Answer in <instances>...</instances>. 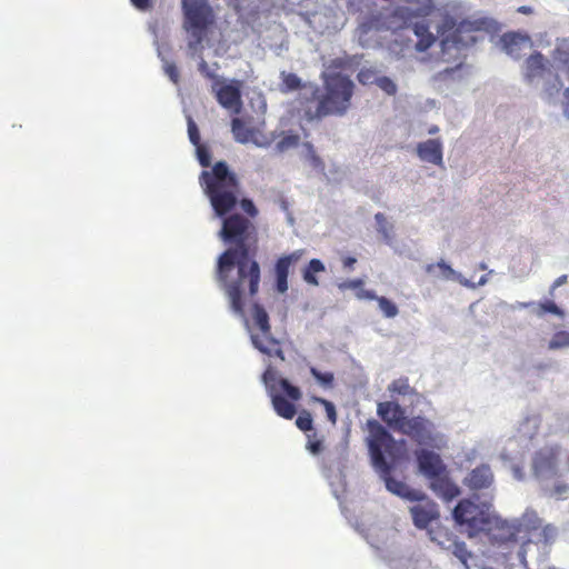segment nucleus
<instances>
[{
	"label": "nucleus",
	"instance_id": "obj_36",
	"mask_svg": "<svg viewBox=\"0 0 569 569\" xmlns=\"http://www.w3.org/2000/svg\"><path fill=\"white\" fill-rule=\"evenodd\" d=\"M296 426L301 431L308 432L313 430L312 416L308 410H302L296 419Z\"/></svg>",
	"mask_w": 569,
	"mask_h": 569
},
{
	"label": "nucleus",
	"instance_id": "obj_29",
	"mask_svg": "<svg viewBox=\"0 0 569 569\" xmlns=\"http://www.w3.org/2000/svg\"><path fill=\"white\" fill-rule=\"evenodd\" d=\"M300 137L296 133H283L281 139L277 142L276 149L278 152H284L291 148H296L299 146Z\"/></svg>",
	"mask_w": 569,
	"mask_h": 569
},
{
	"label": "nucleus",
	"instance_id": "obj_26",
	"mask_svg": "<svg viewBox=\"0 0 569 569\" xmlns=\"http://www.w3.org/2000/svg\"><path fill=\"white\" fill-rule=\"evenodd\" d=\"M375 220L377 222V231L381 234L386 243H391L393 239V224L390 223L387 217L381 212L375 214Z\"/></svg>",
	"mask_w": 569,
	"mask_h": 569
},
{
	"label": "nucleus",
	"instance_id": "obj_42",
	"mask_svg": "<svg viewBox=\"0 0 569 569\" xmlns=\"http://www.w3.org/2000/svg\"><path fill=\"white\" fill-rule=\"evenodd\" d=\"M539 530L540 541L545 543L552 542L557 536V528L552 525H541V528Z\"/></svg>",
	"mask_w": 569,
	"mask_h": 569
},
{
	"label": "nucleus",
	"instance_id": "obj_19",
	"mask_svg": "<svg viewBox=\"0 0 569 569\" xmlns=\"http://www.w3.org/2000/svg\"><path fill=\"white\" fill-rule=\"evenodd\" d=\"M515 523L519 540L526 543L530 541V536L541 528L542 520L535 510H526Z\"/></svg>",
	"mask_w": 569,
	"mask_h": 569
},
{
	"label": "nucleus",
	"instance_id": "obj_30",
	"mask_svg": "<svg viewBox=\"0 0 569 569\" xmlns=\"http://www.w3.org/2000/svg\"><path fill=\"white\" fill-rule=\"evenodd\" d=\"M546 313H552L560 318L565 317V311L551 300H546L537 305L536 315L543 317Z\"/></svg>",
	"mask_w": 569,
	"mask_h": 569
},
{
	"label": "nucleus",
	"instance_id": "obj_2",
	"mask_svg": "<svg viewBox=\"0 0 569 569\" xmlns=\"http://www.w3.org/2000/svg\"><path fill=\"white\" fill-rule=\"evenodd\" d=\"M368 427L370 431L369 450L372 463L383 478L387 489L409 501L419 499V490L411 489L405 482L390 476L392 467L386 460L385 455L387 453L390 458L395 459L397 445L393 437L376 420L369 421Z\"/></svg>",
	"mask_w": 569,
	"mask_h": 569
},
{
	"label": "nucleus",
	"instance_id": "obj_37",
	"mask_svg": "<svg viewBox=\"0 0 569 569\" xmlns=\"http://www.w3.org/2000/svg\"><path fill=\"white\" fill-rule=\"evenodd\" d=\"M410 386H409V382H408V379L407 378H400V379H397L395 380L390 386H389V391L392 392V393H397V395H401V396H407L410 393Z\"/></svg>",
	"mask_w": 569,
	"mask_h": 569
},
{
	"label": "nucleus",
	"instance_id": "obj_47",
	"mask_svg": "<svg viewBox=\"0 0 569 569\" xmlns=\"http://www.w3.org/2000/svg\"><path fill=\"white\" fill-rule=\"evenodd\" d=\"M164 72L173 83L177 84L179 82L180 74L174 63H167L164 66Z\"/></svg>",
	"mask_w": 569,
	"mask_h": 569
},
{
	"label": "nucleus",
	"instance_id": "obj_8",
	"mask_svg": "<svg viewBox=\"0 0 569 569\" xmlns=\"http://www.w3.org/2000/svg\"><path fill=\"white\" fill-rule=\"evenodd\" d=\"M184 16L183 28L193 39L192 44H198L208 27L213 23L214 14L208 0H182Z\"/></svg>",
	"mask_w": 569,
	"mask_h": 569
},
{
	"label": "nucleus",
	"instance_id": "obj_39",
	"mask_svg": "<svg viewBox=\"0 0 569 569\" xmlns=\"http://www.w3.org/2000/svg\"><path fill=\"white\" fill-rule=\"evenodd\" d=\"M279 385L292 401H298L301 398L300 389L296 386H292L287 379H281Z\"/></svg>",
	"mask_w": 569,
	"mask_h": 569
},
{
	"label": "nucleus",
	"instance_id": "obj_32",
	"mask_svg": "<svg viewBox=\"0 0 569 569\" xmlns=\"http://www.w3.org/2000/svg\"><path fill=\"white\" fill-rule=\"evenodd\" d=\"M377 73V70L373 68H362L357 73V79L363 86L373 84L377 83L379 79Z\"/></svg>",
	"mask_w": 569,
	"mask_h": 569
},
{
	"label": "nucleus",
	"instance_id": "obj_53",
	"mask_svg": "<svg viewBox=\"0 0 569 569\" xmlns=\"http://www.w3.org/2000/svg\"><path fill=\"white\" fill-rule=\"evenodd\" d=\"M567 280H568V276H567V274H562V276L558 277V278L553 281V283L551 284V287H550V296H553L555 290H556L558 287H560V286L565 284V283L567 282Z\"/></svg>",
	"mask_w": 569,
	"mask_h": 569
},
{
	"label": "nucleus",
	"instance_id": "obj_40",
	"mask_svg": "<svg viewBox=\"0 0 569 569\" xmlns=\"http://www.w3.org/2000/svg\"><path fill=\"white\" fill-rule=\"evenodd\" d=\"M436 269H439L443 278L449 279L453 276L455 271L450 266H448L445 261H439L438 263H430L426 267V271L428 273L435 272Z\"/></svg>",
	"mask_w": 569,
	"mask_h": 569
},
{
	"label": "nucleus",
	"instance_id": "obj_22",
	"mask_svg": "<svg viewBox=\"0 0 569 569\" xmlns=\"http://www.w3.org/2000/svg\"><path fill=\"white\" fill-rule=\"evenodd\" d=\"M418 157L436 166H442V143L439 139H429L417 146Z\"/></svg>",
	"mask_w": 569,
	"mask_h": 569
},
{
	"label": "nucleus",
	"instance_id": "obj_25",
	"mask_svg": "<svg viewBox=\"0 0 569 569\" xmlns=\"http://www.w3.org/2000/svg\"><path fill=\"white\" fill-rule=\"evenodd\" d=\"M302 256V251L298 250L295 252H291L290 254L280 257L274 266L276 276H289V269L290 266L295 262H297Z\"/></svg>",
	"mask_w": 569,
	"mask_h": 569
},
{
	"label": "nucleus",
	"instance_id": "obj_43",
	"mask_svg": "<svg viewBox=\"0 0 569 569\" xmlns=\"http://www.w3.org/2000/svg\"><path fill=\"white\" fill-rule=\"evenodd\" d=\"M188 134L192 144H200V133L197 124L194 123L191 117H188Z\"/></svg>",
	"mask_w": 569,
	"mask_h": 569
},
{
	"label": "nucleus",
	"instance_id": "obj_49",
	"mask_svg": "<svg viewBox=\"0 0 569 569\" xmlns=\"http://www.w3.org/2000/svg\"><path fill=\"white\" fill-rule=\"evenodd\" d=\"M362 286H363V280L353 279V280H348V281L341 283L339 287H340V289H361Z\"/></svg>",
	"mask_w": 569,
	"mask_h": 569
},
{
	"label": "nucleus",
	"instance_id": "obj_52",
	"mask_svg": "<svg viewBox=\"0 0 569 569\" xmlns=\"http://www.w3.org/2000/svg\"><path fill=\"white\" fill-rule=\"evenodd\" d=\"M357 297L359 299H366V300H378V296L375 293V291L372 290H363L361 289L358 293H357Z\"/></svg>",
	"mask_w": 569,
	"mask_h": 569
},
{
	"label": "nucleus",
	"instance_id": "obj_3",
	"mask_svg": "<svg viewBox=\"0 0 569 569\" xmlns=\"http://www.w3.org/2000/svg\"><path fill=\"white\" fill-rule=\"evenodd\" d=\"M410 4H416L412 9L407 6L397 7L388 17L389 28L393 30L411 28L417 42L415 49L418 52L428 51L438 40V32H431L430 17L436 10L433 0H407Z\"/></svg>",
	"mask_w": 569,
	"mask_h": 569
},
{
	"label": "nucleus",
	"instance_id": "obj_55",
	"mask_svg": "<svg viewBox=\"0 0 569 569\" xmlns=\"http://www.w3.org/2000/svg\"><path fill=\"white\" fill-rule=\"evenodd\" d=\"M568 490V486L565 485V483H558L553 487V490H552V495L555 496H561L563 495L565 492H567Z\"/></svg>",
	"mask_w": 569,
	"mask_h": 569
},
{
	"label": "nucleus",
	"instance_id": "obj_38",
	"mask_svg": "<svg viewBox=\"0 0 569 569\" xmlns=\"http://www.w3.org/2000/svg\"><path fill=\"white\" fill-rule=\"evenodd\" d=\"M307 445L306 448L312 455H318L323 450V441L319 439L316 432L307 435Z\"/></svg>",
	"mask_w": 569,
	"mask_h": 569
},
{
	"label": "nucleus",
	"instance_id": "obj_34",
	"mask_svg": "<svg viewBox=\"0 0 569 569\" xmlns=\"http://www.w3.org/2000/svg\"><path fill=\"white\" fill-rule=\"evenodd\" d=\"M312 401L322 405L323 408H325V411H326L328 420L332 425L337 423L338 415H337L336 407H335V405L331 401H329V400H327L325 398H321V397H312Z\"/></svg>",
	"mask_w": 569,
	"mask_h": 569
},
{
	"label": "nucleus",
	"instance_id": "obj_27",
	"mask_svg": "<svg viewBox=\"0 0 569 569\" xmlns=\"http://www.w3.org/2000/svg\"><path fill=\"white\" fill-rule=\"evenodd\" d=\"M325 264L319 259H311L303 271V280L311 286H318L316 273L325 271Z\"/></svg>",
	"mask_w": 569,
	"mask_h": 569
},
{
	"label": "nucleus",
	"instance_id": "obj_20",
	"mask_svg": "<svg viewBox=\"0 0 569 569\" xmlns=\"http://www.w3.org/2000/svg\"><path fill=\"white\" fill-rule=\"evenodd\" d=\"M431 490L446 501H450L460 495L459 487L450 479L448 471L429 479Z\"/></svg>",
	"mask_w": 569,
	"mask_h": 569
},
{
	"label": "nucleus",
	"instance_id": "obj_4",
	"mask_svg": "<svg viewBox=\"0 0 569 569\" xmlns=\"http://www.w3.org/2000/svg\"><path fill=\"white\" fill-rule=\"evenodd\" d=\"M323 89L325 92L317 98L315 111H306V118L310 121L328 116H343L351 107L355 83L348 76L340 72L326 76Z\"/></svg>",
	"mask_w": 569,
	"mask_h": 569
},
{
	"label": "nucleus",
	"instance_id": "obj_59",
	"mask_svg": "<svg viewBox=\"0 0 569 569\" xmlns=\"http://www.w3.org/2000/svg\"><path fill=\"white\" fill-rule=\"evenodd\" d=\"M556 82L557 83L555 84V90L558 92L560 90V88L562 87V83L558 77L556 78Z\"/></svg>",
	"mask_w": 569,
	"mask_h": 569
},
{
	"label": "nucleus",
	"instance_id": "obj_28",
	"mask_svg": "<svg viewBox=\"0 0 569 569\" xmlns=\"http://www.w3.org/2000/svg\"><path fill=\"white\" fill-rule=\"evenodd\" d=\"M553 59L561 64L569 78V40H565L557 46L553 52Z\"/></svg>",
	"mask_w": 569,
	"mask_h": 569
},
{
	"label": "nucleus",
	"instance_id": "obj_16",
	"mask_svg": "<svg viewBox=\"0 0 569 569\" xmlns=\"http://www.w3.org/2000/svg\"><path fill=\"white\" fill-rule=\"evenodd\" d=\"M378 416L391 429L399 431L407 417L402 407L393 401H383L378 403Z\"/></svg>",
	"mask_w": 569,
	"mask_h": 569
},
{
	"label": "nucleus",
	"instance_id": "obj_58",
	"mask_svg": "<svg viewBox=\"0 0 569 569\" xmlns=\"http://www.w3.org/2000/svg\"><path fill=\"white\" fill-rule=\"evenodd\" d=\"M517 11L520 12V13H523V14L532 13V9L530 7H527V6L519 7Z\"/></svg>",
	"mask_w": 569,
	"mask_h": 569
},
{
	"label": "nucleus",
	"instance_id": "obj_45",
	"mask_svg": "<svg viewBox=\"0 0 569 569\" xmlns=\"http://www.w3.org/2000/svg\"><path fill=\"white\" fill-rule=\"evenodd\" d=\"M240 206L242 210L248 214L250 218H256L259 213L257 207L254 206L253 201L247 198H243L240 201Z\"/></svg>",
	"mask_w": 569,
	"mask_h": 569
},
{
	"label": "nucleus",
	"instance_id": "obj_33",
	"mask_svg": "<svg viewBox=\"0 0 569 569\" xmlns=\"http://www.w3.org/2000/svg\"><path fill=\"white\" fill-rule=\"evenodd\" d=\"M310 373L322 387L332 388L335 381V376L332 372H321L317 368L311 367Z\"/></svg>",
	"mask_w": 569,
	"mask_h": 569
},
{
	"label": "nucleus",
	"instance_id": "obj_31",
	"mask_svg": "<svg viewBox=\"0 0 569 569\" xmlns=\"http://www.w3.org/2000/svg\"><path fill=\"white\" fill-rule=\"evenodd\" d=\"M569 347V331L560 330L553 333L548 343L549 350H558Z\"/></svg>",
	"mask_w": 569,
	"mask_h": 569
},
{
	"label": "nucleus",
	"instance_id": "obj_13",
	"mask_svg": "<svg viewBox=\"0 0 569 569\" xmlns=\"http://www.w3.org/2000/svg\"><path fill=\"white\" fill-rule=\"evenodd\" d=\"M419 499H415L416 505L409 508L413 525L418 529H427L429 525L440 517L438 505L419 491Z\"/></svg>",
	"mask_w": 569,
	"mask_h": 569
},
{
	"label": "nucleus",
	"instance_id": "obj_35",
	"mask_svg": "<svg viewBox=\"0 0 569 569\" xmlns=\"http://www.w3.org/2000/svg\"><path fill=\"white\" fill-rule=\"evenodd\" d=\"M377 302L385 317L393 318L398 315V307L388 298L379 297Z\"/></svg>",
	"mask_w": 569,
	"mask_h": 569
},
{
	"label": "nucleus",
	"instance_id": "obj_7",
	"mask_svg": "<svg viewBox=\"0 0 569 569\" xmlns=\"http://www.w3.org/2000/svg\"><path fill=\"white\" fill-rule=\"evenodd\" d=\"M252 319L260 333H251V342L256 349L269 357L286 360L281 342L272 336L269 316L260 303L252 305Z\"/></svg>",
	"mask_w": 569,
	"mask_h": 569
},
{
	"label": "nucleus",
	"instance_id": "obj_24",
	"mask_svg": "<svg viewBox=\"0 0 569 569\" xmlns=\"http://www.w3.org/2000/svg\"><path fill=\"white\" fill-rule=\"evenodd\" d=\"M272 407L278 416L292 419L297 412L296 406L281 395H271Z\"/></svg>",
	"mask_w": 569,
	"mask_h": 569
},
{
	"label": "nucleus",
	"instance_id": "obj_11",
	"mask_svg": "<svg viewBox=\"0 0 569 569\" xmlns=\"http://www.w3.org/2000/svg\"><path fill=\"white\" fill-rule=\"evenodd\" d=\"M399 432L408 436L418 445H432L436 441L433 436V423L421 417L407 418Z\"/></svg>",
	"mask_w": 569,
	"mask_h": 569
},
{
	"label": "nucleus",
	"instance_id": "obj_56",
	"mask_svg": "<svg viewBox=\"0 0 569 569\" xmlns=\"http://www.w3.org/2000/svg\"><path fill=\"white\" fill-rule=\"evenodd\" d=\"M563 112L569 118V87L565 90Z\"/></svg>",
	"mask_w": 569,
	"mask_h": 569
},
{
	"label": "nucleus",
	"instance_id": "obj_18",
	"mask_svg": "<svg viewBox=\"0 0 569 569\" xmlns=\"http://www.w3.org/2000/svg\"><path fill=\"white\" fill-rule=\"evenodd\" d=\"M231 132L236 141L240 143L252 142L258 147H269L271 141L266 139V141H259L257 138L258 131L248 126L242 119L233 118L231 120Z\"/></svg>",
	"mask_w": 569,
	"mask_h": 569
},
{
	"label": "nucleus",
	"instance_id": "obj_9",
	"mask_svg": "<svg viewBox=\"0 0 569 569\" xmlns=\"http://www.w3.org/2000/svg\"><path fill=\"white\" fill-rule=\"evenodd\" d=\"M430 539L445 550H449L460 560L466 569H469L468 560L472 553L467 549L463 541H459L457 536L447 527L437 523L428 529Z\"/></svg>",
	"mask_w": 569,
	"mask_h": 569
},
{
	"label": "nucleus",
	"instance_id": "obj_48",
	"mask_svg": "<svg viewBox=\"0 0 569 569\" xmlns=\"http://www.w3.org/2000/svg\"><path fill=\"white\" fill-rule=\"evenodd\" d=\"M198 70H199V71H200V72H201L206 78H208V79H210V80H213V82L220 79L217 74H214L212 71H210V70H209V67H208V64H207V62H206L204 60H202V61L199 63V66H198Z\"/></svg>",
	"mask_w": 569,
	"mask_h": 569
},
{
	"label": "nucleus",
	"instance_id": "obj_60",
	"mask_svg": "<svg viewBox=\"0 0 569 569\" xmlns=\"http://www.w3.org/2000/svg\"><path fill=\"white\" fill-rule=\"evenodd\" d=\"M438 130H439V129H438V127H437V126H433V127H431V128L429 129V133H430V134H433V133L438 132Z\"/></svg>",
	"mask_w": 569,
	"mask_h": 569
},
{
	"label": "nucleus",
	"instance_id": "obj_14",
	"mask_svg": "<svg viewBox=\"0 0 569 569\" xmlns=\"http://www.w3.org/2000/svg\"><path fill=\"white\" fill-rule=\"evenodd\" d=\"M490 521V526L486 528L485 532L488 533L492 543L503 545L519 541L515 520L508 521L492 515Z\"/></svg>",
	"mask_w": 569,
	"mask_h": 569
},
{
	"label": "nucleus",
	"instance_id": "obj_54",
	"mask_svg": "<svg viewBox=\"0 0 569 569\" xmlns=\"http://www.w3.org/2000/svg\"><path fill=\"white\" fill-rule=\"evenodd\" d=\"M306 148L308 149V151L310 152V158L312 160V162L316 164V166H320L322 164V161L321 159L316 154L315 150H313V146L311 143H306Z\"/></svg>",
	"mask_w": 569,
	"mask_h": 569
},
{
	"label": "nucleus",
	"instance_id": "obj_23",
	"mask_svg": "<svg viewBox=\"0 0 569 569\" xmlns=\"http://www.w3.org/2000/svg\"><path fill=\"white\" fill-rule=\"evenodd\" d=\"M547 70V60L540 52L530 54L526 60L525 76L529 81L542 77Z\"/></svg>",
	"mask_w": 569,
	"mask_h": 569
},
{
	"label": "nucleus",
	"instance_id": "obj_46",
	"mask_svg": "<svg viewBox=\"0 0 569 569\" xmlns=\"http://www.w3.org/2000/svg\"><path fill=\"white\" fill-rule=\"evenodd\" d=\"M283 82L290 90H296L301 87V79L295 73H288L284 77Z\"/></svg>",
	"mask_w": 569,
	"mask_h": 569
},
{
	"label": "nucleus",
	"instance_id": "obj_57",
	"mask_svg": "<svg viewBox=\"0 0 569 569\" xmlns=\"http://www.w3.org/2000/svg\"><path fill=\"white\" fill-rule=\"evenodd\" d=\"M356 258L353 257H346L343 260H342V263H343V267L345 268H348V269H351L353 267V264L356 263Z\"/></svg>",
	"mask_w": 569,
	"mask_h": 569
},
{
	"label": "nucleus",
	"instance_id": "obj_17",
	"mask_svg": "<svg viewBox=\"0 0 569 569\" xmlns=\"http://www.w3.org/2000/svg\"><path fill=\"white\" fill-rule=\"evenodd\" d=\"M505 51L515 59H519L526 50L531 49L532 41L529 36L508 32L501 37Z\"/></svg>",
	"mask_w": 569,
	"mask_h": 569
},
{
	"label": "nucleus",
	"instance_id": "obj_51",
	"mask_svg": "<svg viewBox=\"0 0 569 569\" xmlns=\"http://www.w3.org/2000/svg\"><path fill=\"white\" fill-rule=\"evenodd\" d=\"M134 8L147 11L151 8L152 1L151 0H130Z\"/></svg>",
	"mask_w": 569,
	"mask_h": 569
},
{
	"label": "nucleus",
	"instance_id": "obj_12",
	"mask_svg": "<svg viewBox=\"0 0 569 569\" xmlns=\"http://www.w3.org/2000/svg\"><path fill=\"white\" fill-rule=\"evenodd\" d=\"M560 447H545L536 452L532 460L533 473L537 478H551L558 476V461Z\"/></svg>",
	"mask_w": 569,
	"mask_h": 569
},
{
	"label": "nucleus",
	"instance_id": "obj_15",
	"mask_svg": "<svg viewBox=\"0 0 569 569\" xmlns=\"http://www.w3.org/2000/svg\"><path fill=\"white\" fill-rule=\"evenodd\" d=\"M416 458L419 467V471L429 480L438 477L447 467L443 463L441 457L430 450L420 449L416 451Z\"/></svg>",
	"mask_w": 569,
	"mask_h": 569
},
{
	"label": "nucleus",
	"instance_id": "obj_41",
	"mask_svg": "<svg viewBox=\"0 0 569 569\" xmlns=\"http://www.w3.org/2000/svg\"><path fill=\"white\" fill-rule=\"evenodd\" d=\"M376 84L388 96H395L397 93V84L389 77H379Z\"/></svg>",
	"mask_w": 569,
	"mask_h": 569
},
{
	"label": "nucleus",
	"instance_id": "obj_21",
	"mask_svg": "<svg viewBox=\"0 0 569 569\" xmlns=\"http://www.w3.org/2000/svg\"><path fill=\"white\" fill-rule=\"evenodd\" d=\"M492 482L493 473L488 465H480L476 467L465 479L466 486L472 490L489 488Z\"/></svg>",
	"mask_w": 569,
	"mask_h": 569
},
{
	"label": "nucleus",
	"instance_id": "obj_6",
	"mask_svg": "<svg viewBox=\"0 0 569 569\" xmlns=\"http://www.w3.org/2000/svg\"><path fill=\"white\" fill-rule=\"evenodd\" d=\"M492 515L487 505H479L470 499H462L453 509L455 521L472 538L490 526Z\"/></svg>",
	"mask_w": 569,
	"mask_h": 569
},
{
	"label": "nucleus",
	"instance_id": "obj_5",
	"mask_svg": "<svg viewBox=\"0 0 569 569\" xmlns=\"http://www.w3.org/2000/svg\"><path fill=\"white\" fill-rule=\"evenodd\" d=\"M489 27L490 22L487 19L463 20L457 24L453 17L445 14L436 27L441 38V52L446 54L451 48L459 50L475 44L478 41L476 32L488 31Z\"/></svg>",
	"mask_w": 569,
	"mask_h": 569
},
{
	"label": "nucleus",
	"instance_id": "obj_1",
	"mask_svg": "<svg viewBox=\"0 0 569 569\" xmlns=\"http://www.w3.org/2000/svg\"><path fill=\"white\" fill-rule=\"evenodd\" d=\"M199 183L217 217L223 218L221 239L230 247L218 258L216 280L229 300L231 310L244 313L247 299L259 291L261 269L258 253V229L239 213L229 214L238 203L239 180L224 161H218L211 170H204Z\"/></svg>",
	"mask_w": 569,
	"mask_h": 569
},
{
	"label": "nucleus",
	"instance_id": "obj_10",
	"mask_svg": "<svg viewBox=\"0 0 569 569\" xmlns=\"http://www.w3.org/2000/svg\"><path fill=\"white\" fill-rule=\"evenodd\" d=\"M211 90L221 107L234 114L241 112L242 99L240 81L231 80L229 83H226L219 79L212 83Z\"/></svg>",
	"mask_w": 569,
	"mask_h": 569
},
{
	"label": "nucleus",
	"instance_id": "obj_44",
	"mask_svg": "<svg viewBox=\"0 0 569 569\" xmlns=\"http://www.w3.org/2000/svg\"><path fill=\"white\" fill-rule=\"evenodd\" d=\"M196 147H197V156H198L199 163L204 168L209 167L210 162H211V156H210L209 150L201 144L196 146Z\"/></svg>",
	"mask_w": 569,
	"mask_h": 569
},
{
	"label": "nucleus",
	"instance_id": "obj_50",
	"mask_svg": "<svg viewBox=\"0 0 569 569\" xmlns=\"http://www.w3.org/2000/svg\"><path fill=\"white\" fill-rule=\"evenodd\" d=\"M276 288L280 293L288 290V277L276 276Z\"/></svg>",
	"mask_w": 569,
	"mask_h": 569
},
{
	"label": "nucleus",
	"instance_id": "obj_61",
	"mask_svg": "<svg viewBox=\"0 0 569 569\" xmlns=\"http://www.w3.org/2000/svg\"><path fill=\"white\" fill-rule=\"evenodd\" d=\"M566 465H567V470L569 471V456H568V458H567V462H566Z\"/></svg>",
	"mask_w": 569,
	"mask_h": 569
}]
</instances>
